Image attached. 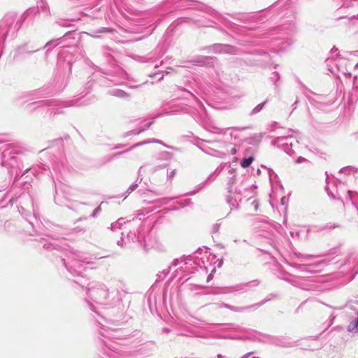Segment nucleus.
<instances>
[{"label":"nucleus","mask_w":358,"mask_h":358,"mask_svg":"<svg viewBox=\"0 0 358 358\" xmlns=\"http://www.w3.org/2000/svg\"><path fill=\"white\" fill-rule=\"evenodd\" d=\"M26 149L20 142L3 143L0 144V167L9 173H14L15 178L22 176L28 171L22 172L24 165L20 156Z\"/></svg>","instance_id":"f257e3e1"},{"label":"nucleus","mask_w":358,"mask_h":358,"mask_svg":"<svg viewBox=\"0 0 358 358\" xmlns=\"http://www.w3.org/2000/svg\"><path fill=\"white\" fill-rule=\"evenodd\" d=\"M45 97V90L41 87L29 92H24L19 97V101L22 103L29 102L27 105V108L29 111H34L36 108L42 107L44 105L42 100Z\"/></svg>","instance_id":"f03ea898"},{"label":"nucleus","mask_w":358,"mask_h":358,"mask_svg":"<svg viewBox=\"0 0 358 358\" xmlns=\"http://www.w3.org/2000/svg\"><path fill=\"white\" fill-rule=\"evenodd\" d=\"M14 175V173H9V171L3 169L0 172V192L9 186Z\"/></svg>","instance_id":"7ed1b4c3"},{"label":"nucleus","mask_w":358,"mask_h":358,"mask_svg":"<svg viewBox=\"0 0 358 358\" xmlns=\"http://www.w3.org/2000/svg\"><path fill=\"white\" fill-rule=\"evenodd\" d=\"M20 24L17 22L15 23H11L10 24V27L8 29L4 32V29L2 27V25L0 27V35H2V36L6 39V38L11 37L13 38L18 29L20 28Z\"/></svg>","instance_id":"20e7f679"},{"label":"nucleus","mask_w":358,"mask_h":358,"mask_svg":"<svg viewBox=\"0 0 358 358\" xmlns=\"http://www.w3.org/2000/svg\"><path fill=\"white\" fill-rule=\"evenodd\" d=\"M254 161V158L252 157H250L249 158H245L243 159V160L241 162V166L243 168H247L250 166V165L252 164V162Z\"/></svg>","instance_id":"39448f33"},{"label":"nucleus","mask_w":358,"mask_h":358,"mask_svg":"<svg viewBox=\"0 0 358 358\" xmlns=\"http://www.w3.org/2000/svg\"><path fill=\"white\" fill-rule=\"evenodd\" d=\"M25 52V47H20L17 50V53L18 55H21V54H24Z\"/></svg>","instance_id":"423d86ee"},{"label":"nucleus","mask_w":358,"mask_h":358,"mask_svg":"<svg viewBox=\"0 0 358 358\" xmlns=\"http://www.w3.org/2000/svg\"><path fill=\"white\" fill-rule=\"evenodd\" d=\"M10 223L9 222H6L5 224H4V227L6 228V227H8L10 226Z\"/></svg>","instance_id":"0eeeda50"},{"label":"nucleus","mask_w":358,"mask_h":358,"mask_svg":"<svg viewBox=\"0 0 358 358\" xmlns=\"http://www.w3.org/2000/svg\"><path fill=\"white\" fill-rule=\"evenodd\" d=\"M21 210H24V208H22V207H21L20 208H19V212H20V213H22V212H21Z\"/></svg>","instance_id":"6e6552de"},{"label":"nucleus","mask_w":358,"mask_h":358,"mask_svg":"<svg viewBox=\"0 0 358 358\" xmlns=\"http://www.w3.org/2000/svg\"><path fill=\"white\" fill-rule=\"evenodd\" d=\"M27 52H35V50H28Z\"/></svg>","instance_id":"1a4fd4ad"}]
</instances>
